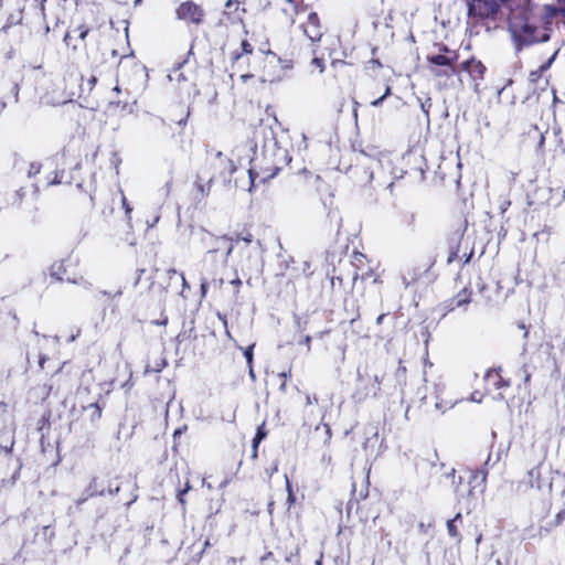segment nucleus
Listing matches in <instances>:
<instances>
[{
  "mask_svg": "<svg viewBox=\"0 0 565 565\" xmlns=\"http://www.w3.org/2000/svg\"><path fill=\"white\" fill-rule=\"evenodd\" d=\"M249 177H250L252 182H253V181H254V179H253V172H252V170H249Z\"/></svg>",
  "mask_w": 565,
  "mask_h": 565,
  "instance_id": "obj_38",
  "label": "nucleus"
},
{
  "mask_svg": "<svg viewBox=\"0 0 565 565\" xmlns=\"http://www.w3.org/2000/svg\"><path fill=\"white\" fill-rule=\"evenodd\" d=\"M291 60L280 58L273 52L266 54L262 81L265 83H277L282 81L292 68Z\"/></svg>",
  "mask_w": 565,
  "mask_h": 565,
  "instance_id": "obj_2",
  "label": "nucleus"
},
{
  "mask_svg": "<svg viewBox=\"0 0 565 565\" xmlns=\"http://www.w3.org/2000/svg\"><path fill=\"white\" fill-rule=\"evenodd\" d=\"M242 51H243V53H247V54L253 52L252 45L246 40L242 41Z\"/></svg>",
  "mask_w": 565,
  "mask_h": 565,
  "instance_id": "obj_22",
  "label": "nucleus"
},
{
  "mask_svg": "<svg viewBox=\"0 0 565 565\" xmlns=\"http://www.w3.org/2000/svg\"><path fill=\"white\" fill-rule=\"evenodd\" d=\"M177 17L185 23L200 24L204 18V11L192 1L182 2L177 9Z\"/></svg>",
  "mask_w": 565,
  "mask_h": 565,
  "instance_id": "obj_4",
  "label": "nucleus"
},
{
  "mask_svg": "<svg viewBox=\"0 0 565 565\" xmlns=\"http://www.w3.org/2000/svg\"><path fill=\"white\" fill-rule=\"evenodd\" d=\"M303 32L311 40L312 42L320 41L322 36L320 22L317 13L310 12L308 14V19L306 24L303 25Z\"/></svg>",
  "mask_w": 565,
  "mask_h": 565,
  "instance_id": "obj_6",
  "label": "nucleus"
},
{
  "mask_svg": "<svg viewBox=\"0 0 565 565\" xmlns=\"http://www.w3.org/2000/svg\"><path fill=\"white\" fill-rule=\"evenodd\" d=\"M310 65L317 68L320 74L324 72V62L319 57H313Z\"/></svg>",
  "mask_w": 565,
  "mask_h": 565,
  "instance_id": "obj_14",
  "label": "nucleus"
},
{
  "mask_svg": "<svg viewBox=\"0 0 565 565\" xmlns=\"http://www.w3.org/2000/svg\"><path fill=\"white\" fill-rule=\"evenodd\" d=\"M486 381L488 384H492L497 388L508 386V383L503 381L501 374L495 370H491V371L487 372Z\"/></svg>",
  "mask_w": 565,
  "mask_h": 565,
  "instance_id": "obj_10",
  "label": "nucleus"
},
{
  "mask_svg": "<svg viewBox=\"0 0 565 565\" xmlns=\"http://www.w3.org/2000/svg\"><path fill=\"white\" fill-rule=\"evenodd\" d=\"M266 434L262 430V428H258L257 434L253 440V447L256 450L259 443L265 438Z\"/></svg>",
  "mask_w": 565,
  "mask_h": 565,
  "instance_id": "obj_16",
  "label": "nucleus"
},
{
  "mask_svg": "<svg viewBox=\"0 0 565 565\" xmlns=\"http://www.w3.org/2000/svg\"><path fill=\"white\" fill-rule=\"evenodd\" d=\"M390 94H391V88L387 86L386 89L384 90L383 97L386 98Z\"/></svg>",
  "mask_w": 565,
  "mask_h": 565,
  "instance_id": "obj_31",
  "label": "nucleus"
},
{
  "mask_svg": "<svg viewBox=\"0 0 565 565\" xmlns=\"http://www.w3.org/2000/svg\"><path fill=\"white\" fill-rule=\"evenodd\" d=\"M535 75H536V74H535L534 72H533V73H531V77H532V79H533V81L535 79V77H534Z\"/></svg>",
  "mask_w": 565,
  "mask_h": 565,
  "instance_id": "obj_39",
  "label": "nucleus"
},
{
  "mask_svg": "<svg viewBox=\"0 0 565 565\" xmlns=\"http://www.w3.org/2000/svg\"><path fill=\"white\" fill-rule=\"evenodd\" d=\"M382 319H383V316H380V317L377 318V323H381Z\"/></svg>",
  "mask_w": 565,
  "mask_h": 565,
  "instance_id": "obj_37",
  "label": "nucleus"
},
{
  "mask_svg": "<svg viewBox=\"0 0 565 565\" xmlns=\"http://www.w3.org/2000/svg\"><path fill=\"white\" fill-rule=\"evenodd\" d=\"M562 6L565 8V0H559Z\"/></svg>",
  "mask_w": 565,
  "mask_h": 565,
  "instance_id": "obj_40",
  "label": "nucleus"
},
{
  "mask_svg": "<svg viewBox=\"0 0 565 565\" xmlns=\"http://www.w3.org/2000/svg\"><path fill=\"white\" fill-rule=\"evenodd\" d=\"M249 77H250V75H248V74L241 75V79L243 83H245Z\"/></svg>",
  "mask_w": 565,
  "mask_h": 565,
  "instance_id": "obj_30",
  "label": "nucleus"
},
{
  "mask_svg": "<svg viewBox=\"0 0 565 565\" xmlns=\"http://www.w3.org/2000/svg\"><path fill=\"white\" fill-rule=\"evenodd\" d=\"M44 103L47 104V105H52V106H57V105H61L64 103V100L62 99H55V98H51L49 96H45L44 97Z\"/></svg>",
  "mask_w": 565,
  "mask_h": 565,
  "instance_id": "obj_20",
  "label": "nucleus"
},
{
  "mask_svg": "<svg viewBox=\"0 0 565 565\" xmlns=\"http://www.w3.org/2000/svg\"><path fill=\"white\" fill-rule=\"evenodd\" d=\"M527 477H529V483L532 488H536L539 490H542L543 488L545 487H550L548 483H544L542 480H541V471L539 468H533L529 471L527 473Z\"/></svg>",
  "mask_w": 565,
  "mask_h": 565,
  "instance_id": "obj_9",
  "label": "nucleus"
},
{
  "mask_svg": "<svg viewBox=\"0 0 565 565\" xmlns=\"http://www.w3.org/2000/svg\"><path fill=\"white\" fill-rule=\"evenodd\" d=\"M483 398V395L479 392H473L471 395H470V401L471 402H476V403H481Z\"/></svg>",
  "mask_w": 565,
  "mask_h": 565,
  "instance_id": "obj_23",
  "label": "nucleus"
},
{
  "mask_svg": "<svg viewBox=\"0 0 565 565\" xmlns=\"http://www.w3.org/2000/svg\"><path fill=\"white\" fill-rule=\"evenodd\" d=\"M470 301L469 296L463 292V295L458 296L457 306L466 305Z\"/></svg>",
  "mask_w": 565,
  "mask_h": 565,
  "instance_id": "obj_21",
  "label": "nucleus"
},
{
  "mask_svg": "<svg viewBox=\"0 0 565 565\" xmlns=\"http://www.w3.org/2000/svg\"><path fill=\"white\" fill-rule=\"evenodd\" d=\"M285 479H286V490H287V494H288L287 502H288V507L290 508L296 502V495L294 494L292 486H291L288 477L285 476Z\"/></svg>",
  "mask_w": 565,
  "mask_h": 565,
  "instance_id": "obj_12",
  "label": "nucleus"
},
{
  "mask_svg": "<svg viewBox=\"0 0 565 565\" xmlns=\"http://www.w3.org/2000/svg\"><path fill=\"white\" fill-rule=\"evenodd\" d=\"M434 390H435L436 398L438 399L435 404V407L437 409L444 411L446 408H451L456 404V401H452V399L446 401L443 398V395H444L445 391L447 390L446 382L439 381V382L435 383Z\"/></svg>",
  "mask_w": 565,
  "mask_h": 565,
  "instance_id": "obj_7",
  "label": "nucleus"
},
{
  "mask_svg": "<svg viewBox=\"0 0 565 565\" xmlns=\"http://www.w3.org/2000/svg\"><path fill=\"white\" fill-rule=\"evenodd\" d=\"M181 278H182L183 287L186 288L188 287V282H186L185 277H184L183 274H181Z\"/></svg>",
  "mask_w": 565,
  "mask_h": 565,
  "instance_id": "obj_32",
  "label": "nucleus"
},
{
  "mask_svg": "<svg viewBox=\"0 0 565 565\" xmlns=\"http://www.w3.org/2000/svg\"><path fill=\"white\" fill-rule=\"evenodd\" d=\"M487 476H488L487 471H486V470H481V471H477V472L473 475V477H472V478L476 480V479H478V478L480 477L481 486H482V488H484V483H486V481H487Z\"/></svg>",
  "mask_w": 565,
  "mask_h": 565,
  "instance_id": "obj_18",
  "label": "nucleus"
},
{
  "mask_svg": "<svg viewBox=\"0 0 565 565\" xmlns=\"http://www.w3.org/2000/svg\"><path fill=\"white\" fill-rule=\"evenodd\" d=\"M433 72L436 76L445 75V67L443 70L433 68Z\"/></svg>",
  "mask_w": 565,
  "mask_h": 565,
  "instance_id": "obj_26",
  "label": "nucleus"
},
{
  "mask_svg": "<svg viewBox=\"0 0 565 565\" xmlns=\"http://www.w3.org/2000/svg\"><path fill=\"white\" fill-rule=\"evenodd\" d=\"M428 61L435 66L445 67V76H451L455 73V70L450 63V60L441 54L431 55L428 57Z\"/></svg>",
  "mask_w": 565,
  "mask_h": 565,
  "instance_id": "obj_8",
  "label": "nucleus"
},
{
  "mask_svg": "<svg viewBox=\"0 0 565 565\" xmlns=\"http://www.w3.org/2000/svg\"><path fill=\"white\" fill-rule=\"evenodd\" d=\"M86 34H87V31L81 32V34H79L81 39H84L86 36Z\"/></svg>",
  "mask_w": 565,
  "mask_h": 565,
  "instance_id": "obj_34",
  "label": "nucleus"
},
{
  "mask_svg": "<svg viewBox=\"0 0 565 565\" xmlns=\"http://www.w3.org/2000/svg\"><path fill=\"white\" fill-rule=\"evenodd\" d=\"M500 11L497 0H470L468 13L470 18L494 20Z\"/></svg>",
  "mask_w": 565,
  "mask_h": 565,
  "instance_id": "obj_3",
  "label": "nucleus"
},
{
  "mask_svg": "<svg viewBox=\"0 0 565 565\" xmlns=\"http://www.w3.org/2000/svg\"><path fill=\"white\" fill-rule=\"evenodd\" d=\"M462 71L466 72L473 82L475 89H478L479 82L483 78L486 67L480 61L471 58L462 64Z\"/></svg>",
  "mask_w": 565,
  "mask_h": 565,
  "instance_id": "obj_5",
  "label": "nucleus"
},
{
  "mask_svg": "<svg viewBox=\"0 0 565 565\" xmlns=\"http://www.w3.org/2000/svg\"><path fill=\"white\" fill-rule=\"evenodd\" d=\"M232 284H234V285H241V280H239V279H235V280H233V281H232Z\"/></svg>",
  "mask_w": 565,
  "mask_h": 565,
  "instance_id": "obj_35",
  "label": "nucleus"
},
{
  "mask_svg": "<svg viewBox=\"0 0 565 565\" xmlns=\"http://www.w3.org/2000/svg\"><path fill=\"white\" fill-rule=\"evenodd\" d=\"M557 500L565 509V475H561L555 482Z\"/></svg>",
  "mask_w": 565,
  "mask_h": 565,
  "instance_id": "obj_11",
  "label": "nucleus"
},
{
  "mask_svg": "<svg viewBox=\"0 0 565 565\" xmlns=\"http://www.w3.org/2000/svg\"><path fill=\"white\" fill-rule=\"evenodd\" d=\"M447 530H448V533L452 536V537H457L458 536V530L455 525V520H449L447 522Z\"/></svg>",
  "mask_w": 565,
  "mask_h": 565,
  "instance_id": "obj_17",
  "label": "nucleus"
},
{
  "mask_svg": "<svg viewBox=\"0 0 565 565\" xmlns=\"http://www.w3.org/2000/svg\"><path fill=\"white\" fill-rule=\"evenodd\" d=\"M554 57H555V54L548 60V62L546 64L541 66V71H545L546 68H548L550 65L552 64Z\"/></svg>",
  "mask_w": 565,
  "mask_h": 565,
  "instance_id": "obj_24",
  "label": "nucleus"
},
{
  "mask_svg": "<svg viewBox=\"0 0 565 565\" xmlns=\"http://www.w3.org/2000/svg\"><path fill=\"white\" fill-rule=\"evenodd\" d=\"M234 2H237V0H228L226 7L230 8Z\"/></svg>",
  "mask_w": 565,
  "mask_h": 565,
  "instance_id": "obj_33",
  "label": "nucleus"
},
{
  "mask_svg": "<svg viewBox=\"0 0 565 565\" xmlns=\"http://www.w3.org/2000/svg\"><path fill=\"white\" fill-rule=\"evenodd\" d=\"M206 287H207V282L205 280H203L202 284H201L202 296H205Z\"/></svg>",
  "mask_w": 565,
  "mask_h": 565,
  "instance_id": "obj_27",
  "label": "nucleus"
},
{
  "mask_svg": "<svg viewBox=\"0 0 565 565\" xmlns=\"http://www.w3.org/2000/svg\"><path fill=\"white\" fill-rule=\"evenodd\" d=\"M253 349L254 344L244 349V356L246 359L248 366L253 365Z\"/></svg>",
  "mask_w": 565,
  "mask_h": 565,
  "instance_id": "obj_15",
  "label": "nucleus"
},
{
  "mask_svg": "<svg viewBox=\"0 0 565 565\" xmlns=\"http://www.w3.org/2000/svg\"><path fill=\"white\" fill-rule=\"evenodd\" d=\"M67 40H68V34H66L65 38H64L65 42H67Z\"/></svg>",
  "mask_w": 565,
  "mask_h": 565,
  "instance_id": "obj_41",
  "label": "nucleus"
},
{
  "mask_svg": "<svg viewBox=\"0 0 565 565\" xmlns=\"http://www.w3.org/2000/svg\"><path fill=\"white\" fill-rule=\"evenodd\" d=\"M509 30L518 50L524 45L550 39L547 29L539 26L534 17L527 12L513 11L509 21Z\"/></svg>",
  "mask_w": 565,
  "mask_h": 565,
  "instance_id": "obj_1",
  "label": "nucleus"
},
{
  "mask_svg": "<svg viewBox=\"0 0 565 565\" xmlns=\"http://www.w3.org/2000/svg\"><path fill=\"white\" fill-rule=\"evenodd\" d=\"M248 369H249L248 373H249L250 379H252L253 381H255V380H256V375H255V372H254L253 365L248 366Z\"/></svg>",
  "mask_w": 565,
  "mask_h": 565,
  "instance_id": "obj_28",
  "label": "nucleus"
},
{
  "mask_svg": "<svg viewBox=\"0 0 565 565\" xmlns=\"http://www.w3.org/2000/svg\"><path fill=\"white\" fill-rule=\"evenodd\" d=\"M90 83L95 84L96 83V77H92Z\"/></svg>",
  "mask_w": 565,
  "mask_h": 565,
  "instance_id": "obj_36",
  "label": "nucleus"
},
{
  "mask_svg": "<svg viewBox=\"0 0 565 565\" xmlns=\"http://www.w3.org/2000/svg\"><path fill=\"white\" fill-rule=\"evenodd\" d=\"M121 205H122V207H124V210L126 212V215L130 218V214H131L132 209L128 204L127 199H126V196L124 194L121 195Z\"/></svg>",
  "mask_w": 565,
  "mask_h": 565,
  "instance_id": "obj_19",
  "label": "nucleus"
},
{
  "mask_svg": "<svg viewBox=\"0 0 565 565\" xmlns=\"http://www.w3.org/2000/svg\"><path fill=\"white\" fill-rule=\"evenodd\" d=\"M42 164L38 161H33L29 164L28 177L32 178L41 172Z\"/></svg>",
  "mask_w": 565,
  "mask_h": 565,
  "instance_id": "obj_13",
  "label": "nucleus"
},
{
  "mask_svg": "<svg viewBox=\"0 0 565 565\" xmlns=\"http://www.w3.org/2000/svg\"><path fill=\"white\" fill-rule=\"evenodd\" d=\"M384 99H385V98L382 96V97H380V98H377V99L373 100L371 104H372V106L377 107V106H380V105L382 104V102H383Z\"/></svg>",
  "mask_w": 565,
  "mask_h": 565,
  "instance_id": "obj_25",
  "label": "nucleus"
},
{
  "mask_svg": "<svg viewBox=\"0 0 565 565\" xmlns=\"http://www.w3.org/2000/svg\"><path fill=\"white\" fill-rule=\"evenodd\" d=\"M231 253H232V247H231V248H228V250H227V255H230Z\"/></svg>",
  "mask_w": 565,
  "mask_h": 565,
  "instance_id": "obj_42",
  "label": "nucleus"
},
{
  "mask_svg": "<svg viewBox=\"0 0 565 565\" xmlns=\"http://www.w3.org/2000/svg\"><path fill=\"white\" fill-rule=\"evenodd\" d=\"M189 488H190V487H189V486H186L185 490H184V491H182V492L180 493V495H179V501H180L182 504H184L183 494L189 490Z\"/></svg>",
  "mask_w": 565,
  "mask_h": 565,
  "instance_id": "obj_29",
  "label": "nucleus"
}]
</instances>
